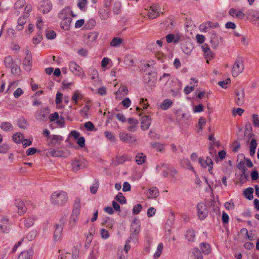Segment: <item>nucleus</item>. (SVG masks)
Wrapping results in <instances>:
<instances>
[{
  "instance_id": "obj_1",
  "label": "nucleus",
  "mask_w": 259,
  "mask_h": 259,
  "mask_svg": "<svg viewBox=\"0 0 259 259\" xmlns=\"http://www.w3.org/2000/svg\"><path fill=\"white\" fill-rule=\"evenodd\" d=\"M76 15L69 8L63 9L59 14L58 17L62 20L60 22L61 28L65 30H68L70 29V24L72 21L71 17H75Z\"/></svg>"
},
{
  "instance_id": "obj_2",
  "label": "nucleus",
  "mask_w": 259,
  "mask_h": 259,
  "mask_svg": "<svg viewBox=\"0 0 259 259\" xmlns=\"http://www.w3.org/2000/svg\"><path fill=\"white\" fill-rule=\"evenodd\" d=\"M68 199V194L65 191L57 190L52 194L50 201L54 205L63 206L67 203Z\"/></svg>"
},
{
  "instance_id": "obj_3",
  "label": "nucleus",
  "mask_w": 259,
  "mask_h": 259,
  "mask_svg": "<svg viewBox=\"0 0 259 259\" xmlns=\"http://www.w3.org/2000/svg\"><path fill=\"white\" fill-rule=\"evenodd\" d=\"M71 164L72 170L74 172L88 166L87 161L83 157L75 158L72 160Z\"/></svg>"
},
{
  "instance_id": "obj_4",
  "label": "nucleus",
  "mask_w": 259,
  "mask_h": 259,
  "mask_svg": "<svg viewBox=\"0 0 259 259\" xmlns=\"http://www.w3.org/2000/svg\"><path fill=\"white\" fill-rule=\"evenodd\" d=\"M243 69L244 65L242 59H238L233 65L232 74L233 76L236 77L243 71Z\"/></svg>"
},
{
  "instance_id": "obj_5",
  "label": "nucleus",
  "mask_w": 259,
  "mask_h": 259,
  "mask_svg": "<svg viewBox=\"0 0 259 259\" xmlns=\"http://www.w3.org/2000/svg\"><path fill=\"white\" fill-rule=\"evenodd\" d=\"M70 70L75 75L80 76L81 78L84 77L85 75L82 68L77 65L75 62H71L69 63Z\"/></svg>"
},
{
  "instance_id": "obj_6",
  "label": "nucleus",
  "mask_w": 259,
  "mask_h": 259,
  "mask_svg": "<svg viewBox=\"0 0 259 259\" xmlns=\"http://www.w3.org/2000/svg\"><path fill=\"white\" fill-rule=\"evenodd\" d=\"M50 121H56V124L58 127H62L65 124V119L63 117H59V114L57 112H54L51 114L49 116Z\"/></svg>"
},
{
  "instance_id": "obj_7",
  "label": "nucleus",
  "mask_w": 259,
  "mask_h": 259,
  "mask_svg": "<svg viewBox=\"0 0 259 259\" xmlns=\"http://www.w3.org/2000/svg\"><path fill=\"white\" fill-rule=\"evenodd\" d=\"M160 8L158 4H154L150 7L148 16L150 19H155L159 15Z\"/></svg>"
},
{
  "instance_id": "obj_8",
  "label": "nucleus",
  "mask_w": 259,
  "mask_h": 259,
  "mask_svg": "<svg viewBox=\"0 0 259 259\" xmlns=\"http://www.w3.org/2000/svg\"><path fill=\"white\" fill-rule=\"evenodd\" d=\"M49 113V110L47 108H42L37 111L35 113V118L40 121H45Z\"/></svg>"
},
{
  "instance_id": "obj_9",
  "label": "nucleus",
  "mask_w": 259,
  "mask_h": 259,
  "mask_svg": "<svg viewBox=\"0 0 259 259\" xmlns=\"http://www.w3.org/2000/svg\"><path fill=\"white\" fill-rule=\"evenodd\" d=\"M198 216L201 220L204 219L207 215L206 205L203 203H199L197 205Z\"/></svg>"
},
{
  "instance_id": "obj_10",
  "label": "nucleus",
  "mask_w": 259,
  "mask_h": 259,
  "mask_svg": "<svg viewBox=\"0 0 259 259\" xmlns=\"http://www.w3.org/2000/svg\"><path fill=\"white\" fill-rule=\"evenodd\" d=\"M64 224V220L62 219L59 223L56 224V229L54 234V239L55 240H57L60 238L63 231Z\"/></svg>"
},
{
  "instance_id": "obj_11",
  "label": "nucleus",
  "mask_w": 259,
  "mask_h": 259,
  "mask_svg": "<svg viewBox=\"0 0 259 259\" xmlns=\"http://www.w3.org/2000/svg\"><path fill=\"white\" fill-rule=\"evenodd\" d=\"M140 230V221L138 219H135L131 224L132 235L136 236L138 235Z\"/></svg>"
},
{
  "instance_id": "obj_12",
  "label": "nucleus",
  "mask_w": 259,
  "mask_h": 259,
  "mask_svg": "<svg viewBox=\"0 0 259 259\" xmlns=\"http://www.w3.org/2000/svg\"><path fill=\"white\" fill-rule=\"evenodd\" d=\"M201 48L204 53V56L206 59V62L207 63H208V60H210L213 57L212 53L211 52L209 46L206 44L203 45Z\"/></svg>"
},
{
  "instance_id": "obj_13",
  "label": "nucleus",
  "mask_w": 259,
  "mask_h": 259,
  "mask_svg": "<svg viewBox=\"0 0 259 259\" xmlns=\"http://www.w3.org/2000/svg\"><path fill=\"white\" fill-rule=\"evenodd\" d=\"M163 176L166 177L170 176L172 178H175L177 174V171L172 167L167 166L166 165L163 166Z\"/></svg>"
},
{
  "instance_id": "obj_14",
  "label": "nucleus",
  "mask_w": 259,
  "mask_h": 259,
  "mask_svg": "<svg viewBox=\"0 0 259 259\" xmlns=\"http://www.w3.org/2000/svg\"><path fill=\"white\" fill-rule=\"evenodd\" d=\"M15 205L18 208V213L21 215L26 211V207L22 200L21 199H17L15 202Z\"/></svg>"
},
{
  "instance_id": "obj_15",
  "label": "nucleus",
  "mask_w": 259,
  "mask_h": 259,
  "mask_svg": "<svg viewBox=\"0 0 259 259\" xmlns=\"http://www.w3.org/2000/svg\"><path fill=\"white\" fill-rule=\"evenodd\" d=\"M248 19L255 24L259 26V12L251 10L248 14Z\"/></svg>"
},
{
  "instance_id": "obj_16",
  "label": "nucleus",
  "mask_w": 259,
  "mask_h": 259,
  "mask_svg": "<svg viewBox=\"0 0 259 259\" xmlns=\"http://www.w3.org/2000/svg\"><path fill=\"white\" fill-rule=\"evenodd\" d=\"M98 36V33L96 31L90 32L84 35V38L86 42L90 45L93 42L96 41Z\"/></svg>"
},
{
  "instance_id": "obj_17",
  "label": "nucleus",
  "mask_w": 259,
  "mask_h": 259,
  "mask_svg": "<svg viewBox=\"0 0 259 259\" xmlns=\"http://www.w3.org/2000/svg\"><path fill=\"white\" fill-rule=\"evenodd\" d=\"M151 123V118L149 116L145 115L142 117L141 127L143 130L149 128Z\"/></svg>"
},
{
  "instance_id": "obj_18",
  "label": "nucleus",
  "mask_w": 259,
  "mask_h": 259,
  "mask_svg": "<svg viewBox=\"0 0 259 259\" xmlns=\"http://www.w3.org/2000/svg\"><path fill=\"white\" fill-rule=\"evenodd\" d=\"M110 13V8L103 7L99 10V15L102 20H107L109 18Z\"/></svg>"
},
{
  "instance_id": "obj_19",
  "label": "nucleus",
  "mask_w": 259,
  "mask_h": 259,
  "mask_svg": "<svg viewBox=\"0 0 259 259\" xmlns=\"http://www.w3.org/2000/svg\"><path fill=\"white\" fill-rule=\"evenodd\" d=\"M119 138L120 140L127 143H132L136 141V139L131 134L124 133H121L119 134Z\"/></svg>"
},
{
  "instance_id": "obj_20",
  "label": "nucleus",
  "mask_w": 259,
  "mask_h": 259,
  "mask_svg": "<svg viewBox=\"0 0 259 259\" xmlns=\"http://www.w3.org/2000/svg\"><path fill=\"white\" fill-rule=\"evenodd\" d=\"M9 220L5 217H2L0 219V229L3 232H7L9 230Z\"/></svg>"
},
{
  "instance_id": "obj_21",
  "label": "nucleus",
  "mask_w": 259,
  "mask_h": 259,
  "mask_svg": "<svg viewBox=\"0 0 259 259\" xmlns=\"http://www.w3.org/2000/svg\"><path fill=\"white\" fill-rule=\"evenodd\" d=\"M159 195V192L156 187H152L147 192V196L148 198H156Z\"/></svg>"
},
{
  "instance_id": "obj_22",
  "label": "nucleus",
  "mask_w": 259,
  "mask_h": 259,
  "mask_svg": "<svg viewBox=\"0 0 259 259\" xmlns=\"http://www.w3.org/2000/svg\"><path fill=\"white\" fill-rule=\"evenodd\" d=\"M218 25H219L218 23H215V24L214 25L211 22H206L201 24L199 26V29L201 31H208L211 27H217Z\"/></svg>"
},
{
  "instance_id": "obj_23",
  "label": "nucleus",
  "mask_w": 259,
  "mask_h": 259,
  "mask_svg": "<svg viewBox=\"0 0 259 259\" xmlns=\"http://www.w3.org/2000/svg\"><path fill=\"white\" fill-rule=\"evenodd\" d=\"M131 159V157L127 155H122L117 156L114 159V162L116 164H122L126 161H129Z\"/></svg>"
},
{
  "instance_id": "obj_24",
  "label": "nucleus",
  "mask_w": 259,
  "mask_h": 259,
  "mask_svg": "<svg viewBox=\"0 0 259 259\" xmlns=\"http://www.w3.org/2000/svg\"><path fill=\"white\" fill-rule=\"evenodd\" d=\"M128 122L131 124V125L127 127L128 131L130 132L135 131L136 127L138 124V120L133 118H130L128 119Z\"/></svg>"
},
{
  "instance_id": "obj_25",
  "label": "nucleus",
  "mask_w": 259,
  "mask_h": 259,
  "mask_svg": "<svg viewBox=\"0 0 259 259\" xmlns=\"http://www.w3.org/2000/svg\"><path fill=\"white\" fill-rule=\"evenodd\" d=\"M210 42L211 47L213 48H216L219 46L220 43L219 37L217 34L212 33Z\"/></svg>"
},
{
  "instance_id": "obj_26",
  "label": "nucleus",
  "mask_w": 259,
  "mask_h": 259,
  "mask_svg": "<svg viewBox=\"0 0 259 259\" xmlns=\"http://www.w3.org/2000/svg\"><path fill=\"white\" fill-rule=\"evenodd\" d=\"M23 220L25 226L28 228L34 224L35 219L34 217H28L23 218Z\"/></svg>"
},
{
  "instance_id": "obj_27",
  "label": "nucleus",
  "mask_w": 259,
  "mask_h": 259,
  "mask_svg": "<svg viewBox=\"0 0 259 259\" xmlns=\"http://www.w3.org/2000/svg\"><path fill=\"white\" fill-rule=\"evenodd\" d=\"M31 57L28 55L27 57H25L23 60V65L24 68L27 71H29L31 69Z\"/></svg>"
},
{
  "instance_id": "obj_28",
  "label": "nucleus",
  "mask_w": 259,
  "mask_h": 259,
  "mask_svg": "<svg viewBox=\"0 0 259 259\" xmlns=\"http://www.w3.org/2000/svg\"><path fill=\"white\" fill-rule=\"evenodd\" d=\"M83 99V95L79 92V91H75L72 97V100L75 102V104H77L79 100Z\"/></svg>"
},
{
  "instance_id": "obj_29",
  "label": "nucleus",
  "mask_w": 259,
  "mask_h": 259,
  "mask_svg": "<svg viewBox=\"0 0 259 259\" xmlns=\"http://www.w3.org/2000/svg\"><path fill=\"white\" fill-rule=\"evenodd\" d=\"M1 128L4 131L11 132L13 130V126L9 122H2L1 125Z\"/></svg>"
},
{
  "instance_id": "obj_30",
  "label": "nucleus",
  "mask_w": 259,
  "mask_h": 259,
  "mask_svg": "<svg viewBox=\"0 0 259 259\" xmlns=\"http://www.w3.org/2000/svg\"><path fill=\"white\" fill-rule=\"evenodd\" d=\"M166 40L168 43H177L179 41V37L178 36H175L173 34H168L166 36Z\"/></svg>"
},
{
  "instance_id": "obj_31",
  "label": "nucleus",
  "mask_w": 259,
  "mask_h": 259,
  "mask_svg": "<svg viewBox=\"0 0 259 259\" xmlns=\"http://www.w3.org/2000/svg\"><path fill=\"white\" fill-rule=\"evenodd\" d=\"M13 141L16 143H23L24 140V136L20 133H17L15 134L12 137Z\"/></svg>"
},
{
  "instance_id": "obj_32",
  "label": "nucleus",
  "mask_w": 259,
  "mask_h": 259,
  "mask_svg": "<svg viewBox=\"0 0 259 259\" xmlns=\"http://www.w3.org/2000/svg\"><path fill=\"white\" fill-rule=\"evenodd\" d=\"M200 247L202 252L204 253L208 254L211 252L210 247L209 244L206 243H202L200 244Z\"/></svg>"
},
{
  "instance_id": "obj_33",
  "label": "nucleus",
  "mask_w": 259,
  "mask_h": 259,
  "mask_svg": "<svg viewBox=\"0 0 259 259\" xmlns=\"http://www.w3.org/2000/svg\"><path fill=\"white\" fill-rule=\"evenodd\" d=\"M146 159V156L143 153H138L136 156V162L140 165L144 163Z\"/></svg>"
},
{
  "instance_id": "obj_34",
  "label": "nucleus",
  "mask_w": 259,
  "mask_h": 259,
  "mask_svg": "<svg viewBox=\"0 0 259 259\" xmlns=\"http://www.w3.org/2000/svg\"><path fill=\"white\" fill-rule=\"evenodd\" d=\"M237 98L236 99V103L238 105L241 106L244 102V93L242 91L238 92L236 93Z\"/></svg>"
},
{
  "instance_id": "obj_35",
  "label": "nucleus",
  "mask_w": 259,
  "mask_h": 259,
  "mask_svg": "<svg viewBox=\"0 0 259 259\" xmlns=\"http://www.w3.org/2000/svg\"><path fill=\"white\" fill-rule=\"evenodd\" d=\"M32 255V251H24L18 256V259H30Z\"/></svg>"
},
{
  "instance_id": "obj_36",
  "label": "nucleus",
  "mask_w": 259,
  "mask_h": 259,
  "mask_svg": "<svg viewBox=\"0 0 259 259\" xmlns=\"http://www.w3.org/2000/svg\"><path fill=\"white\" fill-rule=\"evenodd\" d=\"M253 189L248 188L244 191V196L248 199L251 200L253 198Z\"/></svg>"
},
{
  "instance_id": "obj_37",
  "label": "nucleus",
  "mask_w": 259,
  "mask_h": 259,
  "mask_svg": "<svg viewBox=\"0 0 259 259\" xmlns=\"http://www.w3.org/2000/svg\"><path fill=\"white\" fill-rule=\"evenodd\" d=\"M172 102L169 99H165L160 105V108L162 110H166L168 109L172 105Z\"/></svg>"
},
{
  "instance_id": "obj_38",
  "label": "nucleus",
  "mask_w": 259,
  "mask_h": 259,
  "mask_svg": "<svg viewBox=\"0 0 259 259\" xmlns=\"http://www.w3.org/2000/svg\"><path fill=\"white\" fill-rule=\"evenodd\" d=\"M121 4L119 1H115L114 3L113 12L115 14H118L120 12Z\"/></svg>"
},
{
  "instance_id": "obj_39",
  "label": "nucleus",
  "mask_w": 259,
  "mask_h": 259,
  "mask_svg": "<svg viewBox=\"0 0 259 259\" xmlns=\"http://www.w3.org/2000/svg\"><path fill=\"white\" fill-rule=\"evenodd\" d=\"M41 9L44 13H47L51 10L52 5L49 2L47 1L45 2L41 6Z\"/></svg>"
},
{
  "instance_id": "obj_40",
  "label": "nucleus",
  "mask_w": 259,
  "mask_h": 259,
  "mask_svg": "<svg viewBox=\"0 0 259 259\" xmlns=\"http://www.w3.org/2000/svg\"><path fill=\"white\" fill-rule=\"evenodd\" d=\"M192 254L193 256V259H202V254L198 248H194L192 250Z\"/></svg>"
},
{
  "instance_id": "obj_41",
  "label": "nucleus",
  "mask_w": 259,
  "mask_h": 259,
  "mask_svg": "<svg viewBox=\"0 0 259 259\" xmlns=\"http://www.w3.org/2000/svg\"><path fill=\"white\" fill-rule=\"evenodd\" d=\"M206 124V119L205 118L203 117H201L199 119V121L198 122V129L197 130V132L199 133L203 128L205 125Z\"/></svg>"
},
{
  "instance_id": "obj_42",
  "label": "nucleus",
  "mask_w": 259,
  "mask_h": 259,
  "mask_svg": "<svg viewBox=\"0 0 259 259\" xmlns=\"http://www.w3.org/2000/svg\"><path fill=\"white\" fill-rule=\"evenodd\" d=\"M195 236V234L193 230H189L187 231L186 237L189 241H193L194 239Z\"/></svg>"
},
{
  "instance_id": "obj_43",
  "label": "nucleus",
  "mask_w": 259,
  "mask_h": 259,
  "mask_svg": "<svg viewBox=\"0 0 259 259\" xmlns=\"http://www.w3.org/2000/svg\"><path fill=\"white\" fill-rule=\"evenodd\" d=\"M163 248V244L161 243H159L158 245L157 250L153 255L154 258L157 259L160 256V254L162 253Z\"/></svg>"
},
{
  "instance_id": "obj_44",
  "label": "nucleus",
  "mask_w": 259,
  "mask_h": 259,
  "mask_svg": "<svg viewBox=\"0 0 259 259\" xmlns=\"http://www.w3.org/2000/svg\"><path fill=\"white\" fill-rule=\"evenodd\" d=\"M122 39L119 37H114L110 42V46L112 47H117L119 46L122 42Z\"/></svg>"
},
{
  "instance_id": "obj_45",
  "label": "nucleus",
  "mask_w": 259,
  "mask_h": 259,
  "mask_svg": "<svg viewBox=\"0 0 259 259\" xmlns=\"http://www.w3.org/2000/svg\"><path fill=\"white\" fill-rule=\"evenodd\" d=\"M155 57L158 60L162 62H163L166 58L165 55L162 52L158 51L155 52Z\"/></svg>"
},
{
  "instance_id": "obj_46",
  "label": "nucleus",
  "mask_w": 259,
  "mask_h": 259,
  "mask_svg": "<svg viewBox=\"0 0 259 259\" xmlns=\"http://www.w3.org/2000/svg\"><path fill=\"white\" fill-rule=\"evenodd\" d=\"M79 214V213H74L72 212V213L71 215L70 220V225H71L72 226L74 225V224H75V223L76 222V221L78 220V217Z\"/></svg>"
},
{
  "instance_id": "obj_47",
  "label": "nucleus",
  "mask_w": 259,
  "mask_h": 259,
  "mask_svg": "<svg viewBox=\"0 0 259 259\" xmlns=\"http://www.w3.org/2000/svg\"><path fill=\"white\" fill-rule=\"evenodd\" d=\"M13 63V58L11 56H7L5 58L4 63L7 67H12Z\"/></svg>"
},
{
  "instance_id": "obj_48",
  "label": "nucleus",
  "mask_w": 259,
  "mask_h": 259,
  "mask_svg": "<svg viewBox=\"0 0 259 259\" xmlns=\"http://www.w3.org/2000/svg\"><path fill=\"white\" fill-rule=\"evenodd\" d=\"M50 154L53 157H61L63 155V152L59 150L53 149L50 151Z\"/></svg>"
},
{
  "instance_id": "obj_49",
  "label": "nucleus",
  "mask_w": 259,
  "mask_h": 259,
  "mask_svg": "<svg viewBox=\"0 0 259 259\" xmlns=\"http://www.w3.org/2000/svg\"><path fill=\"white\" fill-rule=\"evenodd\" d=\"M80 204L79 200H76L73 205V212L80 213Z\"/></svg>"
},
{
  "instance_id": "obj_50",
  "label": "nucleus",
  "mask_w": 259,
  "mask_h": 259,
  "mask_svg": "<svg viewBox=\"0 0 259 259\" xmlns=\"http://www.w3.org/2000/svg\"><path fill=\"white\" fill-rule=\"evenodd\" d=\"M115 199L121 204L125 203L126 202L125 198L123 196L121 193H119L116 195Z\"/></svg>"
},
{
  "instance_id": "obj_51",
  "label": "nucleus",
  "mask_w": 259,
  "mask_h": 259,
  "mask_svg": "<svg viewBox=\"0 0 259 259\" xmlns=\"http://www.w3.org/2000/svg\"><path fill=\"white\" fill-rule=\"evenodd\" d=\"M166 23H167V25L166 27V29L167 31H170V30L172 29L175 24V22L171 19H167L166 21Z\"/></svg>"
},
{
  "instance_id": "obj_52",
  "label": "nucleus",
  "mask_w": 259,
  "mask_h": 259,
  "mask_svg": "<svg viewBox=\"0 0 259 259\" xmlns=\"http://www.w3.org/2000/svg\"><path fill=\"white\" fill-rule=\"evenodd\" d=\"M128 93V90L125 86H121L119 89L118 91L115 93L117 95L118 94H122L123 95H126Z\"/></svg>"
},
{
  "instance_id": "obj_53",
  "label": "nucleus",
  "mask_w": 259,
  "mask_h": 259,
  "mask_svg": "<svg viewBox=\"0 0 259 259\" xmlns=\"http://www.w3.org/2000/svg\"><path fill=\"white\" fill-rule=\"evenodd\" d=\"M206 162V164H207L208 166L209 167L208 171L210 174L212 173V161L211 159L209 157H207L205 160V163Z\"/></svg>"
},
{
  "instance_id": "obj_54",
  "label": "nucleus",
  "mask_w": 259,
  "mask_h": 259,
  "mask_svg": "<svg viewBox=\"0 0 259 259\" xmlns=\"http://www.w3.org/2000/svg\"><path fill=\"white\" fill-rule=\"evenodd\" d=\"M240 147V144L238 141H234L232 145V150L234 152H238Z\"/></svg>"
},
{
  "instance_id": "obj_55",
  "label": "nucleus",
  "mask_w": 259,
  "mask_h": 259,
  "mask_svg": "<svg viewBox=\"0 0 259 259\" xmlns=\"http://www.w3.org/2000/svg\"><path fill=\"white\" fill-rule=\"evenodd\" d=\"M25 5V0H18L15 4V8L16 9H18L22 8Z\"/></svg>"
},
{
  "instance_id": "obj_56",
  "label": "nucleus",
  "mask_w": 259,
  "mask_h": 259,
  "mask_svg": "<svg viewBox=\"0 0 259 259\" xmlns=\"http://www.w3.org/2000/svg\"><path fill=\"white\" fill-rule=\"evenodd\" d=\"M56 36V34L54 31L47 30L46 31V37L48 39H54Z\"/></svg>"
},
{
  "instance_id": "obj_57",
  "label": "nucleus",
  "mask_w": 259,
  "mask_h": 259,
  "mask_svg": "<svg viewBox=\"0 0 259 259\" xmlns=\"http://www.w3.org/2000/svg\"><path fill=\"white\" fill-rule=\"evenodd\" d=\"M241 232L242 233H245L248 237V238L250 240H253L254 239V234L252 233V232H250V234H249L248 231L246 229L243 228L241 229Z\"/></svg>"
},
{
  "instance_id": "obj_58",
  "label": "nucleus",
  "mask_w": 259,
  "mask_h": 259,
  "mask_svg": "<svg viewBox=\"0 0 259 259\" xmlns=\"http://www.w3.org/2000/svg\"><path fill=\"white\" fill-rule=\"evenodd\" d=\"M147 48L148 50L153 51L158 50V47L156 45V44L154 41L149 43L147 45Z\"/></svg>"
},
{
  "instance_id": "obj_59",
  "label": "nucleus",
  "mask_w": 259,
  "mask_h": 259,
  "mask_svg": "<svg viewBox=\"0 0 259 259\" xmlns=\"http://www.w3.org/2000/svg\"><path fill=\"white\" fill-rule=\"evenodd\" d=\"M84 126L87 128V130L89 131H93L95 128L94 125L91 121H88L85 122L84 124Z\"/></svg>"
},
{
  "instance_id": "obj_60",
  "label": "nucleus",
  "mask_w": 259,
  "mask_h": 259,
  "mask_svg": "<svg viewBox=\"0 0 259 259\" xmlns=\"http://www.w3.org/2000/svg\"><path fill=\"white\" fill-rule=\"evenodd\" d=\"M243 112L244 110L240 108H234L232 110V114L234 116H236L237 115L240 116L243 114Z\"/></svg>"
},
{
  "instance_id": "obj_61",
  "label": "nucleus",
  "mask_w": 259,
  "mask_h": 259,
  "mask_svg": "<svg viewBox=\"0 0 259 259\" xmlns=\"http://www.w3.org/2000/svg\"><path fill=\"white\" fill-rule=\"evenodd\" d=\"M105 136L111 142H114L115 140V138L114 135L110 132L106 131L104 133Z\"/></svg>"
},
{
  "instance_id": "obj_62",
  "label": "nucleus",
  "mask_w": 259,
  "mask_h": 259,
  "mask_svg": "<svg viewBox=\"0 0 259 259\" xmlns=\"http://www.w3.org/2000/svg\"><path fill=\"white\" fill-rule=\"evenodd\" d=\"M92 239H93V235H92V233H90L87 236V240H86V241H85V247L86 248H89V246L91 245V242L92 241Z\"/></svg>"
},
{
  "instance_id": "obj_63",
  "label": "nucleus",
  "mask_w": 259,
  "mask_h": 259,
  "mask_svg": "<svg viewBox=\"0 0 259 259\" xmlns=\"http://www.w3.org/2000/svg\"><path fill=\"white\" fill-rule=\"evenodd\" d=\"M231 82V80L229 78L227 79L225 81H222L218 82V84L221 86L224 89H226L227 88V85L230 84Z\"/></svg>"
},
{
  "instance_id": "obj_64",
  "label": "nucleus",
  "mask_w": 259,
  "mask_h": 259,
  "mask_svg": "<svg viewBox=\"0 0 259 259\" xmlns=\"http://www.w3.org/2000/svg\"><path fill=\"white\" fill-rule=\"evenodd\" d=\"M252 122L255 126L259 128V119L257 115L253 114L252 115Z\"/></svg>"
}]
</instances>
